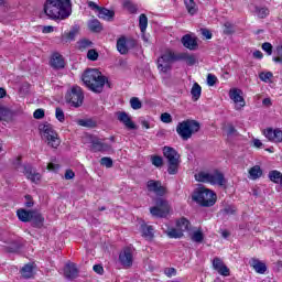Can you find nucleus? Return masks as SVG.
Returning <instances> with one entry per match:
<instances>
[{"label": "nucleus", "mask_w": 282, "mask_h": 282, "mask_svg": "<svg viewBox=\"0 0 282 282\" xmlns=\"http://www.w3.org/2000/svg\"><path fill=\"white\" fill-rule=\"evenodd\" d=\"M229 98L236 105L235 109L239 111L246 107V99H243V91L241 89L232 88L229 90Z\"/></svg>", "instance_id": "ddd939ff"}, {"label": "nucleus", "mask_w": 282, "mask_h": 282, "mask_svg": "<svg viewBox=\"0 0 282 282\" xmlns=\"http://www.w3.org/2000/svg\"><path fill=\"white\" fill-rule=\"evenodd\" d=\"M152 164L153 166L160 167L164 164V161L161 156H152Z\"/></svg>", "instance_id": "6e6d98bb"}, {"label": "nucleus", "mask_w": 282, "mask_h": 282, "mask_svg": "<svg viewBox=\"0 0 282 282\" xmlns=\"http://www.w3.org/2000/svg\"><path fill=\"white\" fill-rule=\"evenodd\" d=\"M263 52H267L268 56H272V44L270 42H265L262 44Z\"/></svg>", "instance_id": "864d4df0"}, {"label": "nucleus", "mask_w": 282, "mask_h": 282, "mask_svg": "<svg viewBox=\"0 0 282 282\" xmlns=\"http://www.w3.org/2000/svg\"><path fill=\"white\" fill-rule=\"evenodd\" d=\"M35 210H25V209H18L17 215L20 221H32V217L34 216Z\"/></svg>", "instance_id": "b1692460"}, {"label": "nucleus", "mask_w": 282, "mask_h": 282, "mask_svg": "<svg viewBox=\"0 0 282 282\" xmlns=\"http://www.w3.org/2000/svg\"><path fill=\"white\" fill-rule=\"evenodd\" d=\"M109 149H110L109 144L104 143L102 141H100V139L91 140L90 151H93L94 153L109 151Z\"/></svg>", "instance_id": "aec40b11"}, {"label": "nucleus", "mask_w": 282, "mask_h": 282, "mask_svg": "<svg viewBox=\"0 0 282 282\" xmlns=\"http://www.w3.org/2000/svg\"><path fill=\"white\" fill-rule=\"evenodd\" d=\"M263 135L269 140V142H274L275 144H279L282 142V130L276 128H267L263 131Z\"/></svg>", "instance_id": "dca6fc26"}, {"label": "nucleus", "mask_w": 282, "mask_h": 282, "mask_svg": "<svg viewBox=\"0 0 282 282\" xmlns=\"http://www.w3.org/2000/svg\"><path fill=\"white\" fill-rule=\"evenodd\" d=\"M181 43H183L184 47L187 50H197V40L188 34L182 37Z\"/></svg>", "instance_id": "4be33fe9"}, {"label": "nucleus", "mask_w": 282, "mask_h": 282, "mask_svg": "<svg viewBox=\"0 0 282 282\" xmlns=\"http://www.w3.org/2000/svg\"><path fill=\"white\" fill-rule=\"evenodd\" d=\"M43 12L52 21H65L72 17V0H45Z\"/></svg>", "instance_id": "f257e3e1"}, {"label": "nucleus", "mask_w": 282, "mask_h": 282, "mask_svg": "<svg viewBox=\"0 0 282 282\" xmlns=\"http://www.w3.org/2000/svg\"><path fill=\"white\" fill-rule=\"evenodd\" d=\"M169 213H171V205L169 204V200L164 198H156L155 206L150 208V215L160 219L169 217Z\"/></svg>", "instance_id": "6e6552de"}, {"label": "nucleus", "mask_w": 282, "mask_h": 282, "mask_svg": "<svg viewBox=\"0 0 282 282\" xmlns=\"http://www.w3.org/2000/svg\"><path fill=\"white\" fill-rule=\"evenodd\" d=\"M88 61H98V52L96 50H89L87 53Z\"/></svg>", "instance_id": "3c124183"}, {"label": "nucleus", "mask_w": 282, "mask_h": 282, "mask_svg": "<svg viewBox=\"0 0 282 282\" xmlns=\"http://www.w3.org/2000/svg\"><path fill=\"white\" fill-rule=\"evenodd\" d=\"M82 80L94 94H102L108 79L97 68H88L82 75Z\"/></svg>", "instance_id": "f03ea898"}, {"label": "nucleus", "mask_w": 282, "mask_h": 282, "mask_svg": "<svg viewBox=\"0 0 282 282\" xmlns=\"http://www.w3.org/2000/svg\"><path fill=\"white\" fill-rule=\"evenodd\" d=\"M273 74H272V72H267V73H260L259 74V78H260V80H262V83H270L271 80H272V78H273Z\"/></svg>", "instance_id": "37998d69"}, {"label": "nucleus", "mask_w": 282, "mask_h": 282, "mask_svg": "<svg viewBox=\"0 0 282 282\" xmlns=\"http://www.w3.org/2000/svg\"><path fill=\"white\" fill-rule=\"evenodd\" d=\"M148 26H149V18H147V14L142 13L139 17V28L142 32V34H144L147 32Z\"/></svg>", "instance_id": "e433bc0d"}, {"label": "nucleus", "mask_w": 282, "mask_h": 282, "mask_svg": "<svg viewBox=\"0 0 282 282\" xmlns=\"http://www.w3.org/2000/svg\"><path fill=\"white\" fill-rule=\"evenodd\" d=\"M176 58H178V61H185L186 65H195V63H197V59L188 53H180L176 55Z\"/></svg>", "instance_id": "c85d7f7f"}, {"label": "nucleus", "mask_w": 282, "mask_h": 282, "mask_svg": "<svg viewBox=\"0 0 282 282\" xmlns=\"http://www.w3.org/2000/svg\"><path fill=\"white\" fill-rule=\"evenodd\" d=\"M116 17V13L107 8H100L98 10V18L102 19L104 21H111Z\"/></svg>", "instance_id": "bb28decb"}, {"label": "nucleus", "mask_w": 282, "mask_h": 282, "mask_svg": "<svg viewBox=\"0 0 282 282\" xmlns=\"http://www.w3.org/2000/svg\"><path fill=\"white\" fill-rule=\"evenodd\" d=\"M55 118L58 122H65V112L61 108H56Z\"/></svg>", "instance_id": "a18cd8bd"}, {"label": "nucleus", "mask_w": 282, "mask_h": 282, "mask_svg": "<svg viewBox=\"0 0 282 282\" xmlns=\"http://www.w3.org/2000/svg\"><path fill=\"white\" fill-rule=\"evenodd\" d=\"M199 122L187 119L177 124L176 133L180 135V138H182V140H191L193 134L199 131Z\"/></svg>", "instance_id": "20e7f679"}, {"label": "nucleus", "mask_w": 282, "mask_h": 282, "mask_svg": "<svg viewBox=\"0 0 282 282\" xmlns=\"http://www.w3.org/2000/svg\"><path fill=\"white\" fill-rule=\"evenodd\" d=\"M235 133H237V129H235V126L229 124L227 128V134L235 135Z\"/></svg>", "instance_id": "69168bd1"}, {"label": "nucleus", "mask_w": 282, "mask_h": 282, "mask_svg": "<svg viewBox=\"0 0 282 282\" xmlns=\"http://www.w3.org/2000/svg\"><path fill=\"white\" fill-rule=\"evenodd\" d=\"M135 47H140L135 39L121 36L117 40V51L119 54H129V51L135 50Z\"/></svg>", "instance_id": "f8f14e48"}, {"label": "nucleus", "mask_w": 282, "mask_h": 282, "mask_svg": "<svg viewBox=\"0 0 282 282\" xmlns=\"http://www.w3.org/2000/svg\"><path fill=\"white\" fill-rule=\"evenodd\" d=\"M164 274L169 278L175 276V274H177V270H175V268H166L164 270Z\"/></svg>", "instance_id": "13d9d810"}, {"label": "nucleus", "mask_w": 282, "mask_h": 282, "mask_svg": "<svg viewBox=\"0 0 282 282\" xmlns=\"http://www.w3.org/2000/svg\"><path fill=\"white\" fill-rule=\"evenodd\" d=\"M163 155L169 162L167 173L170 175H175L180 166V154L177 153V151H175V149L171 147H164Z\"/></svg>", "instance_id": "0eeeda50"}, {"label": "nucleus", "mask_w": 282, "mask_h": 282, "mask_svg": "<svg viewBox=\"0 0 282 282\" xmlns=\"http://www.w3.org/2000/svg\"><path fill=\"white\" fill-rule=\"evenodd\" d=\"M191 239L195 243H202V241H204V232L202 231V229L194 231L191 236Z\"/></svg>", "instance_id": "58836bf2"}, {"label": "nucleus", "mask_w": 282, "mask_h": 282, "mask_svg": "<svg viewBox=\"0 0 282 282\" xmlns=\"http://www.w3.org/2000/svg\"><path fill=\"white\" fill-rule=\"evenodd\" d=\"M196 182H202L203 184H212L213 186H224L226 184V177L218 170L212 172L200 171L194 175Z\"/></svg>", "instance_id": "7ed1b4c3"}, {"label": "nucleus", "mask_w": 282, "mask_h": 282, "mask_svg": "<svg viewBox=\"0 0 282 282\" xmlns=\"http://www.w3.org/2000/svg\"><path fill=\"white\" fill-rule=\"evenodd\" d=\"M47 169H48V171L56 172V171H58V169H61V166L58 164H55V163H48Z\"/></svg>", "instance_id": "0e129e2a"}, {"label": "nucleus", "mask_w": 282, "mask_h": 282, "mask_svg": "<svg viewBox=\"0 0 282 282\" xmlns=\"http://www.w3.org/2000/svg\"><path fill=\"white\" fill-rule=\"evenodd\" d=\"M93 270H94V272H96L97 274H102V272H105V269H104L102 265H100V264H95V265L93 267Z\"/></svg>", "instance_id": "680f3d73"}, {"label": "nucleus", "mask_w": 282, "mask_h": 282, "mask_svg": "<svg viewBox=\"0 0 282 282\" xmlns=\"http://www.w3.org/2000/svg\"><path fill=\"white\" fill-rule=\"evenodd\" d=\"M119 261L123 268L133 265V249L124 248L119 254Z\"/></svg>", "instance_id": "2eb2a0df"}, {"label": "nucleus", "mask_w": 282, "mask_h": 282, "mask_svg": "<svg viewBox=\"0 0 282 282\" xmlns=\"http://www.w3.org/2000/svg\"><path fill=\"white\" fill-rule=\"evenodd\" d=\"M263 175V170L261 166L254 165L253 167L249 169V180H259Z\"/></svg>", "instance_id": "c756f323"}, {"label": "nucleus", "mask_w": 282, "mask_h": 282, "mask_svg": "<svg viewBox=\"0 0 282 282\" xmlns=\"http://www.w3.org/2000/svg\"><path fill=\"white\" fill-rule=\"evenodd\" d=\"M269 180L271 182H273L274 184H280L281 185L282 173L276 171V170H273V171L269 172Z\"/></svg>", "instance_id": "72a5a7b5"}, {"label": "nucleus", "mask_w": 282, "mask_h": 282, "mask_svg": "<svg viewBox=\"0 0 282 282\" xmlns=\"http://www.w3.org/2000/svg\"><path fill=\"white\" fill-rule=\"evenodd\" d=\"M88 8H91V10H97V12L100 10V7L94 1H88Z\"/></svg>", "instance_id": "338daca9"}, {"label": "nucleus", "mask_w": 282, "mask_h": 282, "mask_svg": "<svg viewBox=\"0 0 282 282\" xmlns=\"http://www.w3.org/2000/svg\"><path fill=\"white\" fill-rule=\"evenodd\" d=\"M193 199L199 204V206L210 207L215 206V202H217V195L208 188L200 187L194 193Z\"/></svg>", "instance_id": "39448f33"}, {"label": "nucleus", "mask_w": 282, "mask_h": 282, "mask_svg": "<svg viewBox=\"0 0 282 282\" xmlns=\"http://www.w3.org/2000/svg\"><path fill=\"white\" fill-rule=\"evenodd\" d=\"M217 83V76L213 75V74H208L207 75V85L209 87H215V84Z\"/></svg>", "instance_id": "8fccbe9b"}, {"label": "nucleus", "mask_w": 282, "mask_h": 282, "mask_svg": "<svg viewBox=\"0 0 282 282\" xmlns=\"http://www.w3.org/2000/svg\"><path fill=\"white\" fill-rule=\"evenodd\" d=\"M202 34H203V36H205V39H207V40L213 39V33H212L210 31H208V29H203V30H202Z\"/></svg>", "instance_id": "e2e57ef3"}, {"label": "nucleus", "mask_w": 282, "mask_h": 282, "mask_svg": "<svg viewBox=\"0 0 282 282\" xmlns=\"http://www.w3.org/2000/svg\"><path fill=\"white\" fill-rule=\"evenodd\" d=\"M191 94L194 101L199 100V98L202 97V86L195 83L192 87Z\"/></svg>", "instance_id": "f704fd0d"}, {"label": "nucleus", "mask_w": 282, "mask_h": 282, "mask_svg": "<svg viewBox=\"0 0 282 282\" xmlns=\"http://www.w3.org/2000/svg\"><path fill=\"white\" fill-rule=\"evenodd\" d=\"M254 12L258 19H265L270 15V9L265 7H256Z\"/></svg>", "instance_id": "c9c22d12"}, {"label": "nucleus", "mask_w": 282, "mask_h": 282, "mask_svg": "<svg viewBox=\"0 0 282 282\" xmlns=\"http://www.w3.org/2000/svg\"><path fill=\"white\" fill-rule=\"evenodd\" d=\"M224 33L225 34H232L234 32H235V29H234V26H232V23H230V22H226L225 24H224Z\"/></svg>", "instance_id": "603ef678"}, {"label": "nucleus", "mask_w": 282, "mask_h": 282, "mask_svg": "<svg viewBox=\"0 0 282 282\" xmlns=\"http://www.w3.org/2000/svg\"><path fill=\"white\" fill-rule=\"evenodd\" d=\"M117 120H119V122L124 124L127 129H130V130L135 129V123L131 120V117L124 111L117 112Z\"/></svg>", "instance_id": "a211bd4d"}, {"label": "nucleus", "mask_w": 282, "mask_h": 282, "mask_svg": "<svg viewBox=\"0 0 282 282\" xmlns=\"http://www.w3.org/2000/svg\"><path fill=\"white\" fill-rule=\"evenodd\" d=\"M250 265L253 268L257 274H265V272H268V265H265V262H261L259 259H251Z\"/></svg>", "instance_id": "412c9836"}, {"label": "nucleus", "mask_w": 282, "mask_h": 282, "mask_svg": "<svg viewBox=\"0 0 282 282\" xmlns=\"http://www.w3.org/2000/svg\"><path fill=\"white\" fill-rule=\"evenodd\" d=\"M76 34H78V28L75 26L66 34V39L68 41H74V39H76Z\"/></svg>", "instance_id": "de8ad7c7"}, {"label": "nucleus", "mask_w": 282, "mask_h": 282, "mask_svg": "<svg viewBox=\"0 0 282 282\" xmlns=\"http://www.w3.org/2000/svg\"><path fill=\"white\" fill-rule=\"evenodd\" d=\"M88 28L90 32H102V24H100L98 19L90 20L88 22Z\"/></svg>", "instance_id": "473e14b6"}, {"label": "nucleus", "mask_w": 282, "mask_h": 282, "mask_svg": "<svg viewBox=\"0 0 282 282\" xmlns=\"http://www.w3.org/2000/svg\"><path fill=\"white\" fill-rule=\"evenodd\" d=\"M278 57H273L274 63H281L282 65V44L276 47Z\"/></svg>", "instance_id": "4d7b16f0"}, {"label": "nucleus", "mask_w": 282, "mask_h": 282, "mask_svg": "<svg viewBox=\"0 0 282 282\" xmlns=\"http://www.w3.org/2000/svg\"><path fill=\"white\" fill-rule=\"evenodd\" d=\"M149 193H154L158 197H164L166 188L162 185L161 181L150 180L147 182Z\"/></svg>", "instance_id": "4468645a"}, {"label": "nucleus", "mask_w": 282, "mask_h": 282, "mask_svg": "<svg viewBox=\"0 0 282 282\" xmlns=\"http://www.w3.org/2000/svg\"><path fill=\"white\" fill-rule=\"evenodd\" d=\"M88 47H91V41H89V40H82L79 42V46H78L79 50L84 51V50H88Z\"/></svg>", "instance_id": "09e8293b"}, {"label": "nucleus", "mask_w": 282, "mask_h": 282, "mask_svg": "<svg viewBox=\"0 0 282 282\" xmlns=\"http://www.w3.org/2000/svg\"><path fill=\"white\" fill-rule=\"evenodd\" d=\"M33 117L35 118V120H41V119L45 118V110L36 109L33 113Z\"/></svg>", "instance_id": "5fc2aeb1"}, {"label": "nucleus", "mask_w": 282, "mask_h": 282, "mask_svg": "<svg viewBox=\"0 0 282 282\" xmlns=\"http://www.w3.org/2000/svg\"><path fill=\"white\" fill-rule=\"evenodd\" d=\"M177 58V55L173 51H166L158 59V69L163 74L171 72L173 62Z\"/></svg>", "instance_id": "1a4fd4ad"}, {"label": "nucleus", "mask_w": 282, "mask_h": 282, "mask_svg": "<svg viewBox=\"0 0 282 282\" xmlns=\"http://www.w3.org/2000/svg\"><path fill=\"white\" fill-rule=\"evenodd\" d=\"M141 232L145 237V239H153V226L141 225Z\"/></svg>", "instance_id": "4c0bfd02"}, {"label": "nucleus", "mask_w": 282, "mask_h": 282, "mask_svg": "<svg viewBox=\"0 0 282 282\" xmlns=\"http://www.w3.org/2000/svg\"><path fill=\"white\" fill-rule=\"evenodd\" d=\"M13 164L15 171H21V173H23L25 177H28V180H30L34 184L41 182V173L34 171V169H32L30 165H21L20 158L15 159V162Z\"/></svg>", "instance_id": "9d476101"}, {"label": "nucleus", "mask_w": 282, "mask_h": 282, "mask_svg": "<svg viewBox=\"0 0 282 282\" xmlns=\"http://www.w3.org/2000/svg\"><path fill=\"white\" fill-rule=\"evenodd\" d=\"M213 268L220 274V276H230V269L224 263V260L220 258H214L213 260Z\"/></svg>", "instance_id": "f3484780"}, {"label": "nucleus", "mask_w": 282, "mask_h": 282, "mask_svg": "<svg viewBox=\"0 0 282 282\" xmlns=\"http://www.w3.org/2000/svg\"><path fill=\"white\" fill-rule=\"evenodd\" d=\"M101 166H106V169H111L113 166V160L111 158L104 156L100 160Z\"/></svg>", "instance_id": "c03bdc74"}, {"label": "nucleus", "mask_w": 282, "mask_h": 282, "mask_svg": "<svg viewBox=\"0 0 282 282\" xmlns=\"http://www.w3.org/2000/svg\"><path fill=\"white\" fill-rule=\"evenodd\" d=\"M77 124H79V127H88L89 129H94V127H96V121L91 119H79Z\"/></svg>", "instance_id": "a19ab883"}, {"label": "nucleus", "mask_w": 282, "mask_h": 282, "mask_svg": "<svg viewBox=\"0 0 282 282\" xmlns=\"http://www.w3.org/2000/svg\"><path fill=\"white\" fill-rule=\"evenodd\" d=\"M74 177H76V174L74 173V171L67 170L65 172V180H74Z\"/></svg>", "instance_id": "052dcab7"}, {"label": "nucleus", "mask_w": 282, "mask_h": 282, "mask_svg": "<svg viewBox=\"0 0 282 282\" xmlns=\"http://www.w3.org/2000/svg\"><path fill=\"white\" fill-rule=\"evenodd\" d=\"M50 63L53 69H63L65 67V59L59 53H53Z\"/></svg>", "instance_id": "6ab92c4d"}, {"label": "nucleus", "mask_w": 282, "mask_h": 282, "mask_svg": "<svg viewBox=\"0 0 282 282\" xmlns=\"http://www.w3.org/2000/svg\"><path fill=\"white\" fill-rule=\"evenodd\" d=\"M253 147L256 148V149H261V147H263V142H261V140H259V139H253Z\"/></svg>", "instance_id": "774afa93"}, {"label": "nucleus", "mask_w": 282, "mask_h": 282, "mask_svg": "<svg viewBox=\"0 0 282 282\" xmlns=\"http://www.w3.org/2000/svg\"><path fill=\"white\" fill-rule=\"evenodd\" d=\"M236 208L234 206H227L225 209H224V213L225 215H235L236 213Z\"/></svg>", "instance_id": "bf43d9fd"}, {"label": "nucleus", "mask_w": 282, "mask_h": 282, "mask_svg": "<svg viewBox=\"0 0 282 282\" xmlns=\"http://www.w3.org/2000/svg\"><path fill=\"white\" fill-rule=\"evenodd\" d=\"M130 105H131V108L134 109L135 111H138V109H142V101H140V98L138 97H132L130 99Z\"/></svg>", "instance_id": "79ce46f5"}, {"label": "nucleus", "mask_w": 282, "mask_h": 282, "mask_svg": "<svg viewBox=\"0 0 282 282\" xmlns=\"http://www.w3.org/2000/svg\"><path fill=\"white\" fill-rule=\"evenodd\" d=\"M40 131L43 140L47 142L48 147H52V149H58V147H61V139L58 138L56 130H54L53 124L44 123L40 126Z\"/></svg>", "instance_id": "423d86ee"}, {"label": "nucleus", "mask_w": 282, "mask_h": 282, "mask_svg": "<svg viewBox=\"0 0 282 282\" xmlns=\"http://www.w3.org/2000/svg\"><path fill=\"white\" fill-rule=\"evenodd\" d=\"M176 228L184 235L191 230V221L184 217L176 220Z\"/></svg>", "instance_id": "393cba45"}, {"label": "nucleus", "mask_w": 282, "mask_h": 282, "mask_svg": "<svg viewBox=\"0 0 282 282\" xmlns=\"http://www.w3.org/2000/svg\"><path fill=\"white\" fill-rule=\"evenodd\" d=\"M83 100H85V95H83V88L79 86H74L66 95V102H68L70 107H80L83 105Z\"/></svg>", "instance_id": "9b49d317"}, {"label": "nucleus", "mask_w": 282, "mask_h": 282, "mask_svg": "<svg viewBox=\"0 0 282 282\" xmlns=\"http://www.w3.org/2000/svg\"><path fill=\"white\" fill-rule=\"evenodd\" d=\"M164 232L170 239H182L184 237V234L177 227H167Z\"/></svg>", "instance_id": "a878e982"}, {"label": "nucleus", "mask_w": 282, "mask_h": 282, "mask_svg": "<svg viewBox=\"0 0 282 282\" xmlns=\"http://www.w3.org/2000/svg\"><path fill=\"white\" fill-rule=\"evenodd\" d=\"M31 221L34 228H43L45 218H43V215H41V213L35 210L33 217H31Z\"/></svg>", "instance_id": "cd10ccee"}, {"label": "nucleus", "mask_w": 282, "mask_h": 282, "mask_svg": "<svg viewBox=\"0 0 282 282\" xmlns=\"http://www.w3.org/2000/svg\"><path fill=\"white\" fill-rule=\"evenodd\" d=\"M64 276H66V279H76V276H78L76 264L67 263L64 268Z\"/></svg>", "instance_id": "5701e85b"}, {"label": "nucleus", "mask_w": 282, "mask_h": 282, "mask_svg": "<svg viewBox=\"0 0 282 282\" xmlns=\"http://www.w3.org/2000/svg\"><path fill=\"white\" fill-rule=\"evenodd\" d=\"M21 274L24 279H32L34 276V267L32 264H25L21 269Z\"/></svg>", "instance_id": "2f4dec72"}, {"label": "nucleus", "mask_w": 282, "mask_h": 282, "mask_svg": "<svg viewBox=\"0 0 282 282\" xmlns=\"http://www.w3.org/2000/svg\"><path fill=\"white\" fill-rule=\"evenodd\" d=\"M184 4L185 8L188 12V14H191L193 17V14H197V3H195V0H184Z\"/></svg>", "instance_id": "7c9ffc66"}, {"label": "nucleus", "mask_w": 282, "mask_h": 282, "mask_svg": "<svg viewBox=\"0 0 282 282\" xmlns=\"http://www.w3.org/2000/svg\"><path fill=\"white\" fill-rule=\"evenodd\" d=\"M161 120H162L165 124H171V122H173V117L171 116V113L164 112V113L161 115Z\"/></svg>", "instance_id": "49530a36"}, {"label": "nucleus", "mask_w": 282, "mask_h": 282, "mask_svg": "<svg viewBox=\"0 0 282 282\" xmlns=\"http://www.w3.org/2000/svg\"><path fill=\"white\" fill-rule=\"evenodd\" d=\"M124 10H128L130 14H135L138 12V6L129 0L123 2Z\"/></svg>", "instance_id": "ea45409f"}]
</instances>
